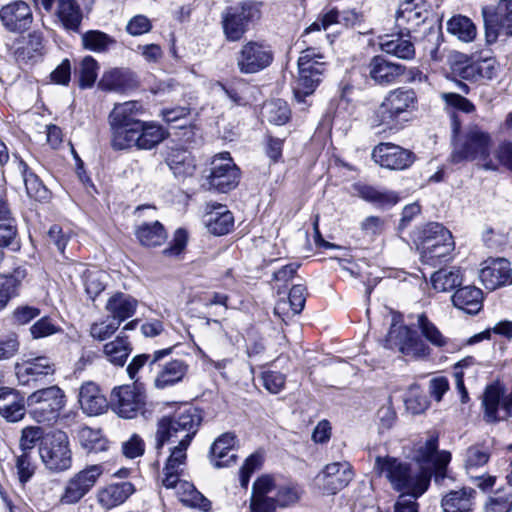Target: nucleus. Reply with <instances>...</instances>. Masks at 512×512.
<instances>
[{"mask_svg":"<svg viewBox=\"0 0 512 512\" xmlns=\"http://www.w3.org/2000/svg\"><path fill=\"white\" fill-rule=\"evenodd\" d=\"M415 459L420 464L421 471L413 469L407 462L389 456H378L375 469L389 481L395 491L420 497L427 491L432 476L437 484H442L451 454L438 451V437L430 435L417 449Z\"/></svg>","mask_w":512,"mask_h":512,"instance_id":"nucleus-1","label":"nucleus"},{"mask_svg":"<svg viewBox=\"0 0 512 512\" xmlns=\"http://www.w3.org/2000/svg\"><path fill=\"white\" fill-rule=\"evenodd\" d=\"M453 138L451 161L455 164L462 161L477 162L485 170H497V164L491 157L492 136L478 125H469L460 133L461 121L453 112L450 115Z\"/></svg>","mask_w":512,"mask_h":512,"instance_id":"nucleus-2","label":"nucleus"},{"mask_svg":"<svg viewBox=\"0 0 512 512\" xmlns=\"http://www.w3.org/2000/svg\"><path fill=\"white\" fill-rule=\"evenodd\" d=\"M418 109V97L412 88L398 87L386 93L371 116V126L377 133L401 130Z\"/></svg>","mask_w":512,"mask_h":512,"instance_id":"nucleus-3","label":"nucleus"},{"mask_svg":"<svg viewBox=\"0 0 512 512\" xmlns=\"http://www.w3.org/2000/svg\"><path fill=\"white\" fill-rule=\"evenodd\" d=\"M201 423V416L194 409L176 412L171 417L162 418L157 424L156 445L159 451L170 441L191 442Z\"/></svg>","mask_w":512,"mask_h":512,"instance_id":"nucleus-4","label":"nucleus"},{"mask_svg":"<svg viewBox=\"0 0 512 512\" xmlns=\"http://www.w3.org/2000/svg\"><path fill=\"white\" fill-rule=\"evenodd\" d=\"M26 405L33 420L37 423L51 424L57 421L66 406V395L57 385L42 387L27 397Z\"/></svg>","mask_w":512,"mask_h":512,"instance_id":"nucleus-5","label":"nucleus"},{"mask_svg":"<svg viewBox=\"0 0 512 512\" xmlns=\"http://www.w3.org/2000/svg\"><path fill=\"white\" fill-rule=\"evenodd\" d=\"M260 17L261 11L259 6L252 2H243L226 8L221 17L222 29L226 40L229 42L241 40L248 31L250 23L259 20Z\"/></svg>","mask_w":512,"mask_h":512,"instance_id":"nucleus-6","label":"nucleus"},{"mask_svg":"<svg viewBox=\"0 0 512 512\" xmlns=\"http://www.w3.org/2000/svg\"><path fill=\"white\" fill-rule=\"evenodd\" d=\"M39 454L49 470L61 472L72 465L68 436L63 431L57 430L45 435L40 442Z\"/></svg>","mask_w":512,"mask_h":512,"instance_id":"nucleus-7","label":"nucleus"},{"mask_svg":"<svg viewBox=\"0 0 512 512\" xmlns=\"http://www.w3.org/2000/svg\"><path fill=\"white\" fill-rule=\"evenodd\" d=\"M326 70L324 55L314 48L303 50L298 59V87L296 94L309 95L322 81Z\"/></svg>","mask_w":512,"mask_h":512,"instance_id":"nucleus-8","label":"nucleus"},{"mask_svg":"<svg viewBox=\"0 0 512 512\" xmlns=\"http://www.w3.org/2000/svg\"><path fill=\"white\" fill-rule=\"evenodd\" d=\"M56 368L53 361L46 356H38L15 365L18 384L39 389L54 381Z\"/></svg>","mask_w":512,"mask_h":512,"instance_id":"nucleus-9","label":"nucleus"},{"mask_svg":"<svg viewBox=\"0 0 512 512\" xmlns=\"http://www.w3.org/2000/svg\"><path fill=\"white\" fill-rule=\"evenodd\" d=\"M146 403L143 384L115 387L110 395L112 410L122 418L133 419L142 412Z\"/></svg>","mask_w":512,"mask_h":512,"instance_id":"nucleus-10","label":"nucleus"},{"mask_svg":"<svg viewBox=\"0 0 512 512\" xmlns=\"http://www.w3.org/2000/svg\"><path fill=\"white\" fill-rule=\"evenodd\" d=\"M485 41L494 44L499 36H512V0H500L494 10L482 9Z\"/></svg>","mask_w":512,"mask_h":512,"instance_id":"nucleus-11","label":"nucleus"},{"mask_svg":"<svg viewBox=\"0 0 512 512\" xmlns=\"http://www.w3.org/2000/svg\"><path fill=\"white\" fill-rule=\"evenodd\" d=\"M483 419L487 423H497L512 417V392L506 393L499 384L486 387L483 398Z\"/></svg>","mask_w":512,"mask_h":512,"instance_id":"nucleus-12","label":"nucleus"},{"mask_svg":"<svg viewBox=\"0 0 512 512\" xmlns=\"http://www.w3.org/2000/svg\"><path fill=\"white\" fill-rule=\"evenodd\" d=\"M240 179V170L233 162L229 152L216 155L211 162L207 181L211 188L226 193L234 189Z\"/></svg>","mask_w":512,"mask_h":512,"instance_id":"nucleus-13","label":"nucleus"},{"mask_svg":"<svg viewBox=\"0 0 512 512\" xmlns=\"http://www.w3.org/2000/svg\"><path fill=\"white\" fill-rule=\"evenodd\" d=\"M385 347L398 349L405 356L417 358L428 355V348L416 338L415 332L405 325L398 324L396 317L393 318L386 336Z\"/></svg>","mask_w":512,"mask_h":512,"instance_id":"nucleus-14","label":"nucleus"},{"mask_svg":"<svg viewBox=\"0 0 512 512\" xmlns=\"http://www.w3.org/2000/svg\"><path fill=\"white\" fill-rule=\"evenodd\" d=\"M103 473L102 466L90 465L71 477L64 486L60 503L72 505L78 503L94 487Z\"/></svg>","mask_w":512,"mask_h":512,"instance_id":"nucleus-15","label":"nucleus"},{"mask_svg":"<svg viewBox=\"0 0 512 512\" xmlns=\"http://www.w3.org/2000/svg\"><path fill=\"white\" fill-rule=\"evenodd\" d=\"M273 61V53L268 46L249 41L245 43L237 56V66L241 73L253 74L268 67Z\"/></svg>","mask_w":512,"mask_h":512,"instance_id":"nucleus-16","label":"nucleus"},{"mask_svg":"<svg viewBox=\"0 0 512 512\" xmlns=\"http://www.w3.org/2000/svg\"><path fill=\"white\" fill-rule=\"evenodd\" d=\"M354 473L350 463L333 462L327 464L317 475L319 488L327 495H335L344 489L353 479Z\"/></svg>","mask_w":512,"mask_h":512,"instance_id":"nucleus-17","label":"nucleus"},{"mask_svg":"<svg viewBox=\"0 0 512 512\" xmlns=\"http://www.w3.org/2000/svg\"><path fill=\"white\" fill-rule=\"evenodd\" d=\"M373 160L381 167L391 170H403L411 166L414 154L393 143H380L372 151Z\"/></svg>","mask_w":512,"mask_h":512,"instance_id":"nucleus-18","label":"nucleus"},{"mask_svg":"<svg viewBox=\"0 0 512 512\" xmlns=\"http://www.w3.org/2000/svg\"><path fill=\"white\" fill-rule=\"evenodd\" d=\"M370 79L379 86L395 84L405 74L406 66L389 61L383 55L373 56L367 64Z\"/></svg>","mask_w":512,"mask_h":512,"instance_id":"nucleus-19","label":"nucleus"},{"mask_svg":"<svg viewBox=\"0 0 512 512\" xmlns=\"http://www.w3.org/2000/svg\"><path fill=\"white\" fill-rule=\"evenodd\" d=\"M0 19L9 32L22 33L30 27L33 16L27 3L14 1L0 9Z\"/></svg>","mask_w":512,"mask_h":512,"instance_id":"nucleus-20","label":"nucleus"},{"mask_svg":"<svg viewBox=\"0 0 512 512\" xmlns=\"http://www.w3.org/2000/svg\"><path fill=\"white\" fill-rule=\"evenodd\" d=\"M78 402L83 413L88 416L101 415L110 406V401L107 400L99 385L93 381L84 382L79 387Z\"/></svg>","mask_w":512,"mask_h":512,"instance_id":"nucleus-21","label":"nucleus"},{"mask_svg":"<svg viewBox=\"0 0 512 512\" xmlns=\"http://www.w3.org/2000/svg\"><path fill=\"white\" fill-rule=\"evenodd\" d=\"M188 364L181 359H173L166 363L156 364L157 372L154 376V386L165 389L181 382L188 372Z\"/></svg>","mask_w":512,"mask_h":512,"instance_id":"nucleus-22","label":"nucleus"},{"mask_svg":"<svg viewBox=\"0 0 512 512\" xmlns=\"http://www.w3.org/2000/svg\"><path fill=\"white\" fill-rule=\"evenodd\" d=\"M511 271L510 262L504 258H498L487 261L480 270L479 277L487 289L495 290L508 282Z\"/></svg>","mask_w":512,"mask_h":512,"instance_id":"nucleus-23","label":"nucleus"},{"mask_svg":"<svg viewBox=\"0 0 512 512\" xmlns=\"http://www.w3.org/2000/svg\"><path fill=\"white\" fill-rule=\"evenodd\" d=\"M425 20L423 7L415 0L403 1L396 12L395 25L398 30L410 34Z\"/></svg>","mask_w":512,"mask_h":512,"instance_id":"nucleus-24","label":"nucleus"},{"mask_svg":"<svg viewBox=\"0 0 512 512\" xmlns=\"http://www.w3.org/2000/svg\"><path fill=\"white\" fill-rule=\"evenodd\" d=\"M379 46L382 52L402 60H412L416 53L410 34L400 30L395 34L381 38Z\"/></svg>","mask_w":512,"mask_h":512,"instance_id":"nucleus-25","label":"nucleus"},{"mask_svg":"<svg viewBox=\"0 0 512 512\" xmlns=\"http://www.w3.org/2000/svg\"><path fill=\"white\" fill-rule=\"evenodd\" d=\"M25 401L19 393L8 387L0 388V415L8 422H18L25 416Z\"/></svg>","mask_w":512,"mask_h":512,"instance_id":"nucleus-26","label":"nucleus"},{"mask_svg":"<svg viewBox=\"0 0 512 512\" xmlns=\"http://www.w3.org/2000/svg\"><path fill=\"white\" fill-rule=\"evenodd\" d=\"M141 105L137 101H127L115 104L108 115L109 129L122 128L124 126H135L140 124L138 116L141 112Z\"/></svg>","mask_w":512,"mask_h":512,"instance_id":"nucleus-27","label":"nucleus"},{"mask_svg":"<svg viewBox=\"0 0 512 512\" xmlns=\"http://www.w3.org/2000/svg\"><path fill=\"white\" fill-rule=\"evenodd\" d=\"M137 306L136 298L123 292H116L107 300L105 309L109 317L121 324L134 315Z\"/></svg>","mask_w":512,"mask_h":512,"instance_id":"nucleus-28","label":"nucleus"},{"mask_svg":"<svg viewBox=\"0 0 512 512\" xmlns=\"http://www.w3.org/2000/svg\"><path fill=\"white\" fill-rule=\"evenodd\" d=\"M173 348H165L156 350L152 354H139L132 358L131 362L127 366V374L131 380H134L133 384H142L144 376L141 375V371L148 366L149 370L155 369L156 364L162 361L165 357L172 353Z\"/></svg>","mask_w":512,"mask_h":512,"instance_id":"nucleus-29","label":"nucleus"},{"mask_svg":"<svg viewBox=\"0 0 512 512\" xmlns=\"http://www.w3.org/2000/svg\"><path fill=\"white\" fill-rule=\"evenodd\" d=\"M44 38L40 31H33L28 34L27 40L23 41L14 51L15 60L19 64H33L44 55Z\"/></svg>","mask_w":512,"mask_h":512,"instance_id":"nucleus-30","label":"nucleus"},{"mask_svg":"<svg viewBox=\"0 0 512 512\" xmlns=\"http://www.w3.org/2000/svg\"><path fill=\"white\" fill-rule=\"evenodd\" d=\"M418 249L420 252L429 250L444 243L453 242L451 232L442 224L429 223L418 232Z\"/></svg>","mask_w":512,"mask_h":512,"instance_id":"nucleus-31","label":"nucleus"},{"mask_svg":"<svg viewBox=\"0 0 512 512\" xmlns=\"http://www.w3.org/2000/svg\"><path fill=\"white\" fill-rule=\"evenodd\" d=\"M234 444L235 436L232 433H224L213 442L210 449V457L214 467L222 468L235 462Z\"/></svg>","mask_w":512,"mask_h":512,"instance_id":"nucleus-32","label":"nucleus"},{"mask_svg":"<svg viewBox=\"0 0 512 512\" xmlns=\"http://www.w3.org/2000/svg\"><path fill=\"white\" fill-rule=\"evenodd\" d=\"M168 135V131L161 125L141 121L135 147L139 150H151L163 142Z\"/></svg>","mask_w":512,"mask_h":512,"instance_id":"nucleus-33","label":"nucleus"},{"mask_svg":"<svg viewBox=\"0 0 512 512\" xmlns=\"http://www.w3.org/2000/svg\"><path fill=\"white\" fill-rule=\"evenodd\" d=\"M206 217V226L214 235H225L229 233L234 226L232 212L221 204H213L212 210L207 213Z\"/></svg>","mask_w":512,"mask_h":512,"instance_id":"nucleus-34","label":"nucleus"},{"mask_svg":"<svg viewBox=\"0 0 512 512\" xmlns=\"http://www.w3.org/2000/svg\"><path fill=\"white\" fill-rule=\"evenodd\" d=\"M134 491L130 482L110 484L99 492L98 500L104 508L111 509L124 503Z\"/></svg>","mask_w":512,"mask_h":512,"instance_id":"nucleus-35","label":"nucleus"},{"mask_svg":"<svg viewBox=\"0 0 512 512\" xmlns=\"http://www.w3.org/2000/svg\"><path fill=\"white\" fill-rule=\"evenodd\" d=\"M483 293L475 286H464L452 296L454 306L468 314H476L482 307Z\"/></svg>","mask_w":512,"mask_h":512,"instance_id":"nucleus-36","label":"nucleus"},{"mask_svg":"<svg viewBox=\"0 0 512 512\" xmlns=\"http://www.w3.org/2000/svg\"><path fill=\"white\" fill-rule=\"evenodd\" d=\"M475 490L462 488L446 494L441 501L444 512H473Z\"/></svg>","mask_w":512,"mask_h":512,"instance_id":"nucleus-37","label":"nucleus"},{"mask_svg":"<svg viewBox=\"0 0 512 512\" xmlns=\"http://www.w3.org/2000/svg\"><path fill=\"white\" fill-rule=\"evenodd\" d=\"M55 15L66 30L73 32L79 30L82 11L75 0H58Z\"/></svg>","mask_w":512,"mask_h":512,"instance_id":"nucleus-38","label":"nucleus"},{"mask_svg":"<svg viewBox=\"0 0 512 512\" xmlns=\"http://www.w3.org/2000/svg\"><path fill=\"white\" fill-rule=\"evenodd\" d=\"M355 188L360 198L380 208L391 207L399 200L397 193L393 191L369 185H357Z\"/></svg>","mask_w":512,"mask_h":512,"instance_id":"nucleus-39","label":"nucleus"},{"mask_svg":"<svg viewBox=\"0 0 512 512\" xmlns=\"http://www.w3.org/2000/svg\"><path fill=\"white\" fill-rule=\"evenodd\" d=\"M135 235L145 247L161 246L167 239L166 230L159 221L142 223L137 227Z\"/></svg>","mask_w":512,"mask_h":512,"instance_id":"nucleus-40","label":"nucleus"},{"mask_svg":"<svg viewBox=\"0 0 512 512\" xmlns=\"http://www.w3.org/2000/svg\"><path fill=\"white\" fill-rule=\"evenodd\" d=\"M26 275V270L21 267L16 268L12 274L0 275V310L18 294V289Z\"/></svg>","mask_w":512,"mask_h":512,"instance_id":"nucleus-41","label":"nucleus"},{"mask_svg":"<svg viewBox=\"0 0 512 512\" xmlns=\"http://www.w3.org/2000/svg\"><path fill=\"white\" fill-rule=\"evenodd\" d=\"M306 301V287L302 284H295L292 286L289 292L288 301L280 300L277 302L274 313L281 317L283 320L287 316V306H290L292 315L299 314Z\"/></svg>","mask_w":512,"mask_h":512,"instance_id":"nucleus-42","label":"nucleus"},{"mask_svg":"<svg viewBox=\"0 0 512 512\" xmlns=\"http://www.w3.org/2000/svg\"><path fill=\"white\" fill-rule=\"evenodd\" d=\"M18 165L23 176L28 196L40 202L48 200L50 192L42 183L40 178L29 169L28 165L23 160H19Z\"/></svg>","mask_w":512,"mask_h":512,"instance_id":"nucleus-43","label":"nucleus"},{"mask_svg":"<svg viewBox=\"0 0 512 512\" xmlns=\"http://www.w3.org/2000/svg\"><path fill=\"white\" fill-rule=\"evenodd\" d=\"M131 351L132 347L128 338L122 335L117 336L103 347V353L107 360L119 367L124 366Z\"/></svg>","mask_w":512,"mask_h":512,"instance_id":"nucleus-44","label":"nucleus"},{"mask_svg":"<svg viewBox=\"0 0 512 512\" xmlns=\"http://www.w3.org/2000/svg\"><path fill=\"white\" fill-rule=\"evenodd\" d=\"M178 496L180 501L188 507L198 508L205 512L211 508V502L187 481H182L179 484Z\"/></svg>","mask_w":512,"mask_h":512,"instance_id":"nucleus-45","label":"nucleus"},{"mask_svg":"<svg viewBox=\"0 0 512 512\" xmlns=\"http://www.w3.org/2000/svg\"><path fill=\"white\" fill-rule=\"evenodd\" d=\"M433 288L439 292H447L458 287L462 283V275L459 268H442L431 275Z\"/></svg>","mask_w":512,"mask_h":512,"instance_id":"nucleus-46","label":"nucleus"},{"mask_svg":"<svg viewBox=\"0 0 512 512\" xmlns=\"http://www.w3.org/2000/svg\"><path fill=\"white\" fill-rule=\"evenodd\" d=\"M140 124L135 126H124L122 128L110 129V143L114 150H127L136 146L138 129Z\"/></svg>","mask_w":512,"mask_h":512,"instance_id":"nucleus-47","label":"nucleus"},{"mask_svg":"<svg viewBox=\"0 0 512 512\" xmlns=\"http://www.w3.org/2000/svg\"><path fill=\"white\" fill-rule=\"evenodd\" d=\"M168 165L174 175L179 178L192 176L195 172L196 165L191 154L187 151H175L168 157Z\"/></svg>","mask_w":512,"mask_h":512,"instance_id":"nucleus-48","label":"nucleus"},{"mask_svg":"<svg viewBox=\"0 0 512 512\" xmlns=\"http://www.w3.org/2000/svg\"><path fill=\"white\" fill-rule=\"evenodd\" d=\"M447 30L464 42L473 41L477 35L474 23L468 17L462 15L452 17L447 22Z\"/></svg>","mask_w":512,"mask_h":512,"instance_id":"nucleus-49","label":"nucleus"},{"mask_svg":"<svg viewBox=\"0 0 512 512\" xmlns=\"http://www.w3.org/2000/svg\"><path fill=\"white\" fill-rule=\"evenodd\" d=\"M81 40L85 49L96 53L106 52L110 46L116 43L114 38L99 30L85 32L82 34Z\"/></svg>","mask_w":512,"mask_h":512,"instance_id":"nucleus-50","label":"nucleus"},{"mask_svg":"<svg viewBox=\"0 0 512 512\" xmlns=\"http://www.w3.org/2000/svg\"><path fill=\"white\" fill-rule=\"evenodd\" d=\"M107 274L96 268L86 269L83 272V282L88 296L94 300L106 286Z\"/></svg>","mask_w":512,"mask_h":512,"instance_id":"nucleus-51","label":"nucleus"},{"mask_svg":"<svg viewBox=\"0 0 512 512\" xmlns=\"http://www.w3.org/2000/svg\"><path fill=\"white\" fill-rule=\"evenodd\" d=\"M263 109L270 123L283 125L289 120L290 109L288 104L282 99H274L266 102Z\"/></svg>","mask_w":512,"mask_h":512,"instance_id":"nucleus-52","label":"nucleus"},{"mask_svg":"<svg viewBox=\"0 0 512 512\" xmlns=\"http://www.w3.org/2000/svg\"><path fill=\"white\" fill-rule=\"evenodd\" d=\"M490 458L489 448L483 444L472 445L467 448L464 456L465 468L468 472L484 466Z\"/></svg>","mask_w":512,"mask_h":512,"instance_id":"nucleus-53","label":"nucleus"},{"mask_svg":"<svg viewBox=\"0 0 512 512\" xmlns=\"http://www.w3.org/2000/svg\"><path fill=\"white\" fill-rule=\"evenodd\" d=\"M81 445L88 452H100L107 449V441L98 430L89 427L82 428L79 432Z\"/></svg>","mask_w":512,"mask_h":512,"instance_id":"nucleus-54","label":"nucleus"},{"mask_svg":"<svg viewBox=\"0 0 512 512\" xmlns=\"http://www.w3.org/2000/svg\"><path fill=\"white\" fill-rule=\"evenodd\" d=\"M454 247L455 244L453 241L449 243H444L443 245H440L429 250H423V252H420L421 261L422 263L433 267L440 265L449 259V256L451 252L454 250Z\"/></svg>","mask_w":512,"mask_h":512,"instance_id":"nucleus-55","label":"nucleus"},{"mask_svg":"<svg viewBox=\"0 0 512 512\" xmlns=\"http://www.w3.org/2000/svg\"><path fill=\"white\" fill-rule=\"evenodd\" d=\"M418 327L427 341L436 347H443L447 343V338L441 331L427 318L425 314L418 315Z\"/></svg>","mask_w":512,"mask_h":512,"instance_id":"nucleus-56","label":"nucleus"},{"mask_svg":"<svg viewBox=\"0 0 512 512\" xmlns=\"http://www.w3.org/2000/svg\"><path fill=\"white\" fill-rule=\"evenodd\" d=\"M512 505V494L505 490H498L490 495L485 504V512H509Z\"/></svg>","mask_w":512,"mask_h":512,"instance_id":"nucleus-57","label":"nucleus"},{"mask_svg":"<svg viewBox=\"0 0 512 512\" xmlns=\"http://www.w3.org/2000/svg\"><path fill=\"white\" fill-rule=\"evenodd\" d=\"M44 438V430L39 426H27L23 428L19 441L21 452L31 454L36 444Z\"/></svg>","mask_w":512,"mask_h":512,"instance_id":"nucleus-58","label":"nucleus"},{"mask_svg":"<svg viewBox=\"0 0 512 512\" xmlns=\"http://www.w3.org/2000/svg\"><path fill=\"white\" fill-rule=\"evenodd\" d=\"M471 69L475 71L481 78L492 80L499 72V64L496 58L487 55L480 56L471 66Z\"/></svg>","mask_w":512,"mask_h":512,"instance_id":"nucleus-59","label":"nucleus"},{"mask_svg":"<svg viewBox=\"0 0 512 512\" xmlns=\"http://www.w3.org/2000/svg\"><path fill=\"white\" fill-rule=\"evenodd\" d=\"M300 497V490L293 484L278 485L274 501L279 507H287L296 503Z\"/></svg>","mask_w":512,"mask_h":512,"instance_id":"nucleus-60","label":"nucleus"},{"mask_svg":"<svg viewBox=\"0 0 512 512\" xmlns=\"http://www.w3.org/2000/svg\"><path fill=\"white\" fill-rule=\"evenodd\" d=\"M17 236V225L14 218L0 222V248L15 246L14 249H18L20 244L17 241Z\"/></svg>","mask_w":512,"mask_h":512,"instance_id":"nucleus-61","label":"nucleus"},{"mask_svg":"<svg viewBox=\"0 0 512 512\" xmlns=\"http://www.w3.org/2000/svg\"><path fill=\"white\" fill-rule=\"evenodd\" d=\"M97 70V61L91 56H86L80 65V86L83 88L91 87L97 79Z\"/></svg>","mask_w":512,"mask_h":512,"instance_id":"nucleus-62","label":"nucleus"},{"mask_svg":"<svg viewBox=\"0 0 512 512\" xmlns=\"http://www.w3.org/2000/svg\"><path fill=\"white\" fill-rule=\"evenodd\" d=\"M15 467L18 479L22 485L26 484L33 477L36 469L32 462L31 454L26 452H21V454L16 457Z\"/></svg>","mask_w":512,"mask_h":512,"instance_id":"nucleus-63","label":"nucleus"},{"mask_svg":"<svg viewBox=\"0 0 512 512\" xmlns=\"http://www.w3.org/2000/svg\"><path fill=\"white\" fill-rule=\"evenodd\" d=\"M99 85L103 90L120 92L125 87L124 74L118 69L108 71L103 75Z\"/></svg>","mask_w":512,"mask_h":512,"instance_id":"nucleus-64","label":"nucleus"}]
</instances>
